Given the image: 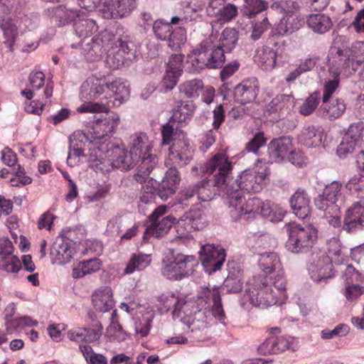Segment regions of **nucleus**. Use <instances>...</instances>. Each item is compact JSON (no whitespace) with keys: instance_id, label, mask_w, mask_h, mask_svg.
Wrapping results in <instances>:
<instances>
[{"instance_id":"nucleus-34","label":"nucleus","mask_w":364,"mask_h":364,"mask_svg":"<svg viewBox=\"0 0 364 364\" xmlns=\"http://www.w3.org/2000/svg\"><path fill=\"white\" fill-rule=\"evenodd\" d=\"M195 109L193 102L178 100L173 108L172 118L180 124H187L191 120Z\"/></svg>"},{"instance_id":"nucleus-5","label":"nucleus","mask_w":364,"mask_h":364,"mask_svg":"<svg viewBox=\"0 0 364 364\" xmlns=\"http://www.w3.org/2000/svg\"><path fill=\"white\" fill-rule=\"evenodd\" d=\"M129 94V85L122 78H116L109 82L105 76L93 75L82 84L83 100L104 101L108 107L111 102L113 107L120 106L128 100Z\"/></svg>"},{"instance_id":"nucleus-13","label":"nucleus","mask_w":364,"mask_h":364,"mask_svg":"<svg viewBox=\"0 0 364 364\" xmlns=\"http://www.w3.org/2000/svg\"><path fill=\"white\" fill-rule=\"evenodd\" d=\"M119 117L117 113H111L105 118L100 119L94 126L92 140L89 142L91 153L96 156L97 149H107L110 144L109 138L119 124Z\"/></svg>"},{"instance_id":"nucleus-11","label":"nucleus","mask_w":364,"mask_h":364,"mask_svg":"<svg viewBox=\"0 0 364 364\" xmlns=\"http://www.w3.org/2000/svg\"><path fill=\"white\" fill-rule=\"evenodd\" d=\"M289 238L286 244L287 250L294 253L309 250L317 238V230L311 225H302L296 223L286 225Z\"/></svg>"},{"instance_id":"nucleus-31","label":"nucleus","mask_w":364,"mask_h":364,"mask_svg":"<svg viewBox=\"0 0 364 364\" xmlns=\"http://www.w3.org/2000/svg\"><path fill=\"white\" fill-rule=\"evenodd\" d=\"M289 203L294 214L304 219L310 214V198L303 189H298L290 198Z\"/></svg>"},{"instance_id":"nucleus-43","label":"nucleus","mask_w":364,"mask_h":364,"mask_svg":"<svg viewBox=\"0 0 364 364\" xmlns=\"http://www.w3.org/2000/svg\"><path fill=\"white\" fill-rule=\"evenodd\" d=\"M102 262L98 258H92L78 263L73 269V277L75 279L82 278L86 274H90L100 270Z\"/></svg>"},{"instance_id":"nucleus-40","label":"nucleus","mask_w":364,"mask_h":364,"mask_svg":"<svg viewBox=\"0 0 364 364\" xmlns=\"http://www.w3.org/2000/svg\"><path fill=\"white\" fill-rule=\"evenodd\" d=\"M83 11L79 13V17L74 21V28L79 38H86L97 30V26L94 20L84 18Z\"/></svg>"},{"instance_id":"nucleus-38","label":"nucleus","mask_w":364,"mask_h":364,"mask_svg":"<svg viewBox=\"0 0 364 364\" xmlns=\"http://www.w3.org/2000/svg\"><path fill=\"white\" fill-rule=\"evenodd\" d=\"M304 23L303 18L294 14H287L277 24L276 30L280 35L291 33L299 30Z\"/></svg>"},{"instance_id":"nucleus-52","label":"nucleus","mask_w":364,"mask_h":364,"mask_svg":"<svg viewBox=\"0 0 364 364\" xmlns=\"http://www.w3.org/2000/svg\"><path fill=\"white\" fill-rule=\"evenodd\" d=\"M321 100V95L318 91L314 92L299 107V112L304 116L311 114L318 107Z\"/></svg>"},{"instance_id":"nucleus-24","label":"nucleus","mask_w":364,"mask_h":364,"mask_svg":"<svg viewBox=\"0 0 364 364\" xmlns=\"http://www.w3.org/2000/svg\"><path fill=\"white\" fill-rule=\"evenodd\" d=\"M343 229L350 233L364 229V201L355 202L347 209Z\"/></svg>"},{"instance_id":"nucleus-59","label":"nucleus","mask_w":364,"mask_h":364,"mask_svg":"<svg viewBox=\"0 0 364 364\" xmlns=\"http://www.w3.org/2000/svg\"><path fill=\"white\" fill-rule=\"evenodd\" d=\"M183 58L184 55L181 54H174L171 55L167 63L166 70L181 76L183 73Z\"/></svg>"},{"instance_id":"nucleus-18","label":"nucleus","mask_w":364,"mask_h":364,"mask_svg":"<svg viewBox=\"0 0 364 364\" xmlns=\"http://www.w3.org/2000/svg\"><path fill=\"white\" fill-rule=\"evenodd\" d=\"M208 224L205 211L197 208L185 213L175 224L178 237H186L193 230H201Z\"/></svg>"},{"instance_id":"nucleus-39","label":"nucleus","mask_w":364,"mask_h":364,"mask_svg":"<svg viewBox=\"0 0 364 364\" xmlns=\"http://www.w3.org/2000/svg\"><path fill=\"white\" fill-rule=\"evenodd\" d=\"M322 139V132L318 126L305 127L299 136V141L307 147L318 146Z\"/></svg>"},{"instance_id":"nucleus-10","label":"nucleus","mask_w":364,"mask_h":364,"mask_svg":"<svg viewBox=\"0 0 364 364\" xmlns=\"http://www.w3.org/2000/svg\"><path fill=\"white\" fill-rule=\"evenodd\" d=\"M214 35L210 34L188 55V63L193 72H200L205 68H220L225 62L224 50L216 48Z\"/></svg>"},{"instance_id":"nucleus-14","label":"nucleus","mask_w":364,"mask_h":364,"mask_svg":"<svg viewBox=\"0 0 364 364\" xmlns=\"http://www.w3.org/2000/svg\"><path fill=\"white\" fill-rule=\"evenodd\" d=\"M198 265L196 256L177 254L163 266L161 274L168 279L179 280L191 276Z\"/></svg>"},{"instance_id":"nucleus-1","label":"nucleus","mask_w":364,"mask_h":364,"mask_svg":"<svg viewBox=\"0 0 364 364\" xmlns=\"http://www.w3.org/2000/svg\"><path fill=\"white\" fill-rule=\"evenodd\" d=\"M163 311L173 308V318L186 325L191 331H200L208 325L220 323L226 326L227 316L221 304L218 288H204L196 301L197 305L191 301H183L174 294H163L160 297Z\"/></svg>"},{"instance_id":"nucleus-19","label":"nucleus","mask_w":364,"mask_h":364,"mask_svg":"<svg viewBox=\"0 0 364 364\" xmlns=\"http://www.w3.org/2000/svg\"><path fill=\"white\" fill-rule=\"evenodd\" d=\"M92 140V136L89 138L85 134L80 132H74L69 138V152L67 159L68 166L73 167L79 164L87 154H89V166L90 161L95 159L92 156L89 142Z\"/></svg>"},{"instance_id":"nucleus-54","label":"nucleus","mask_w":364,"mask_h":364,"mask_svg":"<svg viewBox=\"0 0 364 364\" xmlns=\"http://www.w3.org/2000/svg\"><path fill=\"white\" fill-rule=\"evenodd\" d=\"M79 6L86 11L98 8L105 18V8L111 4L112 0H77Z\"/></svg>"},{"instance_id":"nucleus-29","label":"nucleus","mask_w":364,"mask_h":364,"mask_svg":"<svg viewBox=\"0 0 364 364\" xmlns=\"http://www.w3.org/2000/svg\"><path fill=\"white\" fill-rule=\"evenodd\" d=\"M292 146L289 136H282L272 139L268 145V153L272 162L283 161L290 152Z\"/></svg>"},{"instance_id":"nucleus-64","label":"nucleus","mask_w":364,"mask_h":364,"mask_svg":"<svg viewBox=\"0 0 364 364\" xmlns=\"http://www.w3.org/2000/svg\"><path fill=\"white\" fill-rule=\"evenodd\" d=\"M219 13L215 17L219 21L228 22L237 15V8L234 4H228L225 6L223 5Z\"/></svg>"},{"instance_id":"nucleus-42","label":"nucleus","mask_w":364,"mask_h":364,"mask_svg":"<svg viewBox=\"0 0 364 364\" xmlns=\"http://www.w3.org/2000/svg\"><path fill=\"white\" fill-rule=\"evenodd\" d=\"M308 26L315 33L323 34L330 30L332 21L330 17L324 14H311L306 19Z\"/></svg>"},{"instance_id":"nucleus-25","label":"nucleus","mask_w":364,"mask_h":364,"mask_svg":"<svg viewBox=\"0 0 364 364\" xmlns=\"http://www.w3.org/2000/svg\"><path fill=\"white\" fill-rule=\"evenodd\" d=\"M259 91V82L256 78L245 79L235 87L234 97L241 104L250 103L257 98Z\"/></svg>"},{"instance_id":"nucleus-62","label":"nucleus","mask_w":364,"mask_h":364,"mask_svg":"<svg viewBox=\"0 0 364 364\" xmlns=\"http://www.w3.org/2000/svg\"><path fill=\"white\" fill-rule=\"evenodd\" d=\"M181 75L166 70V73L161 82V89L163 92H166L173 90L176 85Z\"/></svg>"},{"instance_id":"nucleus-3","label":"nucleus","mask_w":364,"mask_h":364,"mask_svg":"<svg viewBox=\"0 0 364 364\" xmlns=\"http://www.w3.org/2000/svg\"><path fill=\"white\" fill-rule=\"evenodd\" d=\"M328 58L329 73L333 78L324 83L322 102L331 99L337 90L340 75L348 77L357 72L364 63V41L355 42L350 47L331 46Z\"/></svg>"},{"instance_id":"nucleus-26","label":"nucleus","mask_w":364,"mask_h":364,"mask_svg":"<svg viewBox=\"0 0 364 364\" xmlns=\"http://www.w3.org/2000/svg\"><path fill=\"white\" fill-rule=\"evenodd\" d=\"M278 48L274 46H262L255 50L253 57L254 62L263 70H272L277 64Z\"/></svg>"},{"instance_id":"nucleus-36","label":"nucleus","mask_w":364,"mask_h":364,"mask_svg":"<svg viewBox=\"0 0 364 364\" xmlns=\"http://www.w3.org/2000/svg\"><path fill=\"white\" fill-rule=\"evenodd\" d=\"M151 261L152 257L150 254L141 252L133 253L124 269V273L126 274H132L135 272H141L149 267Z\"/></svg>"},{"instance_id":"nucleus-35","label":"nucleus","mask_w":364,"mask_h":364,"mask_svg":"<svg viewBox=\"0 0 364 364\" xmlns=\"http://www.w3.org/2000/svg\"><path fill=\"white\" fill-rule=\"evenodd\" d=\"M295 105L294 98L289 95H277L268 105V111L270 112H279L280 117L285 114L294 108Z\"/></svg>"},{"instance_id":"nucleus-30","label":"nucleus","mask_w":364,"mask_h":364,"mask_svg":"<svg viewBox=\"0 0 364 364\" xmlns=\"http://www.w3.org/2000/svg\"><path fill=\"white\" fill-rule=\"evenodd\" d=\"M92 301L96 311L107 312L114 306L113 291L109 287L97 289L92 295Z\"/></svg>"},{"instance_id":"nucleus-28","label":"nucleus","mask_w":364,"mask_h":364,"mask_svg":"<svg viewBox=\"0 0 364 364\" xmlns=\"http://www.w3.org/2000/svg\"><path fill=\"white\" fill-rule=\"evenodd\" d=\"M137 7V0H112L105 8V18H127Z\"/></svg>"},{"instance_id":"nucleus-17","label":"nucleus","mask_w":364,"mask_h":364,"mask_svg":"<svg viewBox=\"0 0 364 364\" xmlns=\"http://www.w3.org/2000/svg\"><path fill=\"white\" fill-rule=\"evenodd\" d=\"M332 258L325 251L314 250L308 260V271L311 278L321 282L334 276Z\"/></svg>"},{"instance_id":"nucleus-33","label":"nucleus","mask_w":364,"mask_h":364,"mask_svg":"<svg viewBox=\"0 0 364 364\" xmlns=\"http://www.w3.org/2000/svg\"><path fill=\"white\" fill-rule=\"evenodd\" d=\"M46 12L55 23H58L59 25H64L70 21H74L76 17H79V13L81 12V11L60 5L48 8Z\"/></svg>"},{"instance_id":"nucleus-8","label":"nucleus","mask_w":364,"mask_h":364,"mask_svg":"<svg viewBox=\"0 0 364 364\" xmlns=\"http://www.w3.org/2000/svg\"><path fill=\"white\" fill-rule=\"evenodd\" d=\"M130 151L138 163L134 178L139 183H144L157 163L155 154L151 153L153 141L146 134L140 132L131 137Z\"/></svg>"},{"instance_id":"nucleus-45","label":"nucleus","mask_w":364,"mask_h":364,"mask_svg":"<svg viewBox=\"0 0 364 364\" xmlns=\"http://www.w3.org/2000/svg\"><path fill=\"white\" fill-rule=\"evenodd\" d=\"M341 188L342 184L338 181H334L325 187L322 193L328 199L331 210L334 213L338 212V207H341L337 203L341 196Z\"/></svg>"},{"instance_id":"nucleus-57","label":"nucleus","mask_w":364,"mask_h":364,"mask_svg":"<svg viewBox=\"0 0 364 364\" xmlns=\"http://www.w3.org/2000/svg\"><path fill=\"white\" fill-rule=\"evenodd\" d=\"M154 315L151 313H146L142 317V320L135 323V331L141 337L146 336L151 329Z\"/></svg>"},{"instance_id":"nucleus-20","label":"nucleus","mask_w":364,"mask_h":364,"mask_svg":"<svg viewBox=\"0 0 364 364\" xmlns=\"http://www.w3.org/2000/svg\"><path fill=\"white\" fill-rule=\"evenodd\" d=\"M341 271L345 281L342 293L348 301H356L364 294V279L361 272L350 264L342 267Z\"/></svg>"},{"instance_id":"nucleus-53","label":"nucleus","mask_w":364,"mask_h":364,"mask_svg":"<svg viewBox=\"0 0 364 364\" xmlns=\"http://www.w3.org/2000/svg\"><path fill=\"white\" fill-rule=\"evenodd\" d=\"M360 144L352 139L348 135H343L338 149L337 154L341 158H346L348 154L353 153L356 147Z\"/></svg>"},{"instance_id":"nucleus-7","label":"nucleus","mask_w":364,"mask_h":364,"mask_svg":"<svg viewBox=\"0 0 364 364\" xmlns=\"http://www.w3.org/2000/svg\"><path fill=\"white\" fill-rule=\"evenodd\" d=\"M95 159L90 161V168L96 172H108L111 168L129 170L135 166H138L131 151L119 146H114L112 143L107 144V149L97 150Z\"/></svg>"},{"instance_id":"nucleus-55","label":"nucleus","mask_w":364,"mask_h":364,"mask_svg":"<svg viewBox=\"0 0 364 364\" xmlns=\"http://www.w3.org/2000/svg\"><path fill=\"white\" fill-rule=\"evenodd\" d=\"M80 99L84 102L82 105L77 108V111L79 113H94L100 112L104 110L105 108V102L100 101V102H92L93 100H85L82 97V86L80 87Z\"/></svg>"},{"instance_id":"nucleus-56","label":"nucleus","mask_w":364,"mask_h":364,"mask_svg":"<svg viewBox=\"0 0 364 364\" xmlns=\"http://www.w3.org/2000/svg\"><path fill=\"white\" fill-rule=\"evenodd\" d=\"M197 198L193 187L186 188L178 196V202L183 207L192 205L197 203Z\"/></svg>"},{"instance_id":"nucleus-16","label":"nucleus","mask_w":364,"mask_h":364,"mask_svg":"<svg viewBox=\"0 0 364 364\" xmlns=\"http://www.w3.org/2000/svg\"><path fill=\"white\" fill-rule=\"evenodd\" d=\"M173 23L156 20L153 23V33L159 41L167 42V45L173 50H177L184 45L186 41V31L182 26L173 28Z\"/></svg>"},{"instance_id":"nucleus-32","label":"nucleus","mask_w":364,"mask_h":364,"mask_svg":"<svg viewBox=\"0 0 364 364\" xmlns=\"http://www.w3.org/2000/svg\"><path fill=\"white\" fill-rule=\"evenodd\" d=\"M346 109V104L343 99H329L326 102H322L319 108L321 114L329 119L334 120L340 118Z\"/></svg>"},{"instance_id":"nucleus-46","label":"nucleus","mask_w":364,"mask_h":364,"mask_svg":"<svg viewBox=\"0 0 364 364\" xmlns=\"http://www.w3.org/2000/svg\"><path fill=\"white\" fill-rule=\"evenodd\" d=\"M204 85L200 79L186 80L179 85L178 89L181 94L187 98H196L203 89Z\"/></svg>"},{"instance_id":"nucleus-37","label":"nucleus","mask_w":364,"mask_h":364,"mask_svg":"<svg viewBox=\"0 0 364 364\" xmlns=\"http://www.w3.org/2000/svg\"><path fill=\"white\" fill-rule=\"evenodd\" d=\"M214 35V44L216 48H220L224 50L225 53H229L235 48L237 40V33L233 28H226L218 37L215 34Z\"/></svg>"},{"instance_id":"nucleus-51","label":"nucleus","mask_w":364,"mask_h":364,"mask_svg":"<svg viewBox=\"0 0 364 364\" xmlns=\"http://www.w3.org/2000/svg\"><path fill=\"white\" fill-rule=\"evenodd\" d=\"M113 48L109 50L105 60V64L111 69L119 68L127 60H130V57H126L118 50Z\"/></svg>"},{"instance_id":"nucleus-6","label":"nucleus","mask_w":364,"mask_h":364,"mask_svg":"<svg viewBox=\"0 0 364 364\" xmlns=\"http://www.w3.org/2000/svg\"><path fill=\"white\" fill-rule=\"evenodd\" d=\"M200 173L213 174V180L204 179L193 186L198 200H211L216 194L215 188L217 187L219 193L222 192L227 196L225 186L231 187L228 183L229 174L232 170V163L225 154H215L203 166H200Z\"/></svg>"},{"instance_id":"nucleus-41","label":"nucleus","mask_w":364,"mask_h":364,"mask_svg":"<svg viewBox=\"0 0 364 364\" xmlns=\"http://www.w3.org/2000/svg\"><path fill=\"white\" fill-rule=\"evenodd\" d=\"M156 190L154 187L146 186H143L138 200V209L139 213L146 215V213L154 207Z\"/></svg>"},{"instance_id":"nucleus-48","label":"nucleus","mask_w":364,"mask_h":364,"mask_svg":"<svg viewBox=\"0 0 364 364\" xmlns=\"http://www.w3.org/2000/svg\"><path fill=\"white\" fill-rule=\"evenodd\" d=\"M22 269L21 262L16 256L5 257L0 255V269L13 275L16 274Z\"/></svg>"},{"instance_id":"nucleus-61","label":"nucleus","mask_w":364,"mask_h":364,"mask_svg":"<svg viewBox=\"0 0 364 364\" xmlns=\"http://www.w3.org/2000/svg\"><path fill=\"white\" fill-rule=\"evenodd\" d=\"M349 332V327L346 324H339L333 330L325 329L321 331V337L322 339L328 340L334 337H343Z\"/></svg>"},{"instance_id":"nucleus-27","label":"nucleus","mask_w":364,"mask_h":364,"mask_svg":"<svg viewBox=\"0 0 364 364\" xmlns=\"http://www.w3.org/2000/svg\"><path fill=\"white\" fill-rule=\"evenodd\" d=\"M75 253L74 243L69 240L58 237L54 242L50 255L53 263L65 264L73 259Z\"/></svg>"},{"instance_id":"nucleus-2","label":"nucleus","mask_w":364,"mask_h":364,"mask_svg":"<svg viewBox=\"0 0 364 364\" xmlns=\"http://www.w3.org/2000/svg\"><path fill=\"white\" fill-rule=\"evenodd\" d=\"M258 264L266 274L277 272L274 277L259 274L249 279L241 305L247 301L255 306L265 308L282 304L287 299V279L282 269L280 259L277 253L265 252L259 254Z\"/></svg>"},{"instance_id":"nucleus-50","label":"nucleus","mask_w":364,"mask_h":364,"mask_svg":"<svg viewBox=\"0 0 364 364\" xmlns=\"http://www.w3.org/2000/svg\"><path fill=\"white\" fill-rule=\"evenodd\" d=\"M80 350L89 364H107V358L102 354L95 353L88 345H80Z\"/></svg>"},{"instance_id":"nucleus-21","label":"nucleus","mask_w":364,"mask_h":364,"mask_svg":"<svg viewBox=\"0 0 364 364\" xmlns=\"http://www.w3.org/2000/svg\"><path fill=\"white\" fill-rule=\"evenodd\" d=\"M199 254L204 269L208 274L219 270L225 261V251L220 245L211 244L203 245Z\"/></svg>"},{"instance_id":"nucleus-9","label":"nucleus","mask_w":364,"mask_h":364,"mask_svg":"<svg viewBox=\"0 0 364 364\" xmlns=\"http://www.w3.org/2000/svg\"><path fill=\"white\" fill-rule=\"evenodd\" d=\"M226 189L227 198L229 200V205L231 217L235 220L244 218L245 220L255 218L257 215H269L271 210L268 203H264L261 199L253 197L244 202L245 199L239 190H235L233 187H224Z\"/></svg>"},{"instance_id":"nucleus-58","label":"nucleus","mask_w":364,"mask_h":364,"mask_svg":"<svg viewBox=\"0 0 364 364\" xmlns=\"http://www.w3.org/2000/svg\"><path fill=\"white\" fill-rule=\"evenodd\" d=\"M298 8V4L292 0H277L272 4V9L285 13L286 15L294 14Z\"/></svg>"},{"instance_id":"nucleus-23","label":"nucleus","mask_w":364,"mask_h":364,"mask_svg":"<svg viewBox=\"0 0 364 364\" xmlns=\"http://www.w3.org/2000/svg\"><path fill=\"white\" fill-rule=\"evenodd\" d=\"M167 209L168 208L165 205H160L155 208L154 212L149 217L151 224L146 228L145 232H149L156 237H159L168 232L170 228L175 223V218L168 215L159 220V218L166 213Z\"/></svg>"},{"instance_id":"nucleus-63","label":"nucleus","mask_w":364,"mask_h":364,"mask_svg":"<svg viewBox=\"0 0 364 364\" xmlns=\"http://www.w3.org/2000/svg\"><path fill=\"white\" fill-rule=\"evenodd\" d=\"M267 142V139L262 132H257L254 137L247 144L246 149L248 152L257 154L259 149L264 146Z\"/></svg>"},{"instance_id":"nucleus-22","label":"nucleus","mask_w":364,"mask_h":364,"mask_svg":"<svg viewBox=\"0 0 364 364\" xmlns=\"http://www.w3.org/2000/svg\"><path fill=\"white\" fill-rule=\"evenodd\" d=\"M103 333V326L100 321L93 320L87 327L75 326L69 329L67 338L75 343H92L98 342Z\"/></svg>"},{"instance_id":"nucleus-60","label":"nucleus","mask_w":364,"mask_h":364,"mask_svg":"<svg viewBox=\"0 0 364 364\" xmlns=\"http://www.w3.org/2000/svg\"><path fill=\"white\" fill-rule=\"evenodd\" d=\"M134 44L127 39V36L118 37L115 43V48L126 57H134Z\"/></svg>"},{"instance_id":"nucleus-4","label":"nucleus","mask_w":364,"mask_h":364,"mask_svg":"<svg viewBox=\"0 0 364 364\" xmlns=\"http://www.w3.org/2000/svg\"><path fill=\"white\" fill-rule=\"evenodd\" d=\"M194 148L186 135L181 132L178 139H175L168 147L165 164L169 167L166 172L158 191L159 196L166 200L173 195L180 182V177L176 166H184L187 165L193 157Z\"/></svg>"},{"instance_id":"nucleus-12","label":"nucleus","mask_w":364,"mask_h":364,"mask_svg":"<svg viewBox=\"0 0 364 364\" xmlns=\"http://www.w3.org/2000/svg\"><path fill=\"white\" fill-rule=\"evenodd\" d=\"M267 175V163L262 159H257L252 166L242 171L237 176L235 183L240 191L256 193L264 187Z\"/></svg>"},{"instance_id":"nucleus-15","label":"nucleus","mask_w":364,"mask_h":364,"mask_svg":"<svg viewBox=\"0 0 364 364\" xmlns=\"http://www.w3.org/2000/svg\"><path fill=\"white\" fill-rule=\"evenodd\" d=\"M34 28L30 18L25 16L21 18H4L0 20V28L3 33V45L11 52L20 35L27 30Z\"/></svg>"},{"instance_id":"nucleus-44","label":"nucleus","mask_w":364,"mask_h":364,"mask_svg":"<svg viewBox=\"0 0 364 364\" xmlns=\"http://www.w3.org/2000/svg\"><path fill=\"white\" fill-rule=\"evenodd\" d=\"M106 336L111 342L120 343L127 338V333L119 323L116 310L112 313L111 323L107 328Z\"/></svg>"},{"instance_id":"nucleus-49","label":"nucleus","mask_w":364,"mask_h":364,"mask_svg":"<svg viewBox=\"0 0 364 364\" xmlns=\"http://www.w3.org/2000/svg\"><path fill=\"white\" fill-rule=\"evenodd\" d=\"M37 323L36 321L29 316H21L13 320H7L5 324L7 333L11 334L25 326H33Z\"/></svg>"},{"instance_id":"nucleus-47","label":"nucleus","mask_w":364,"mask_h":364,"mask_svg":"<svg viewBox=\"0 0 364 364\" xmlns=\"http://www.w3.org/2000/svg\"><path fill=\"white\" fill-rule=\"evenodd\" d=\"M277 353L290 350L296 351L298 348V340L289 336H272Z\"/></svg>"}]
</instances>
